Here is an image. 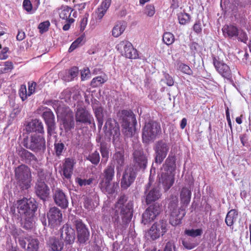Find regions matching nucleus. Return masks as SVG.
<instances>
[{
    "mask_svg": "<svg viewBox=\"0 0 251 251\" xmlns=\"http://www.w3.org/2000/svg\"><path fill=\"white\" fill-rule=\"evenodd\" d=\"M17 209L21 218L25 221V226L28 229L33 227L34 225V214L37 206L33 199L24 198L17 201Z\"/></svg>",
    "mask_w": 251,
    "mask_h": 251,
    "instance_id": "obj_1",
    "label": "nucleus"
},
{
    "mask_svg": "<svg viewBox=\"0 0 251 251\" xmlns=\"http://www.w3.org/2000/svg\"><path fill=\"white\" fill-rule=\"evenodd\" d=\"M176 169V157L169 155L163 165V172L159 178V182L162 183L165 190H168L174 182V174L173 172Z\"/></svg>",
    "mask_w": 251,
    "mask_h": 251,
    "instance_id": "obj_2",
    "label": "nucleus"
},
{
    "mask_svg": "<svg viewBox=\"0 0 251 251\" xmlns=\"http://www.w3.org/2000/svg\"><path fill=\"white\" fill-rule=\"evenodd\" d=\"M126 201L125 195L120 197L115 205L114 217L116 221H118L121 218L126 224L130 221L133 215L132 203L128 202L125 204Z\"/></svg>",
    "mask_w": 251,
    "mask_h": 251,
    "instance_id": "obj_3",
    "label": "nucleus"
},
{
    "mask_svg": "<svg viewBox=\"0 0 251 251\" xmlns=\"http://www.w3.org/2000/svg\"><path fill=\"white\" fill-rule=\"evenodd\" d=\"M122 124L123 132L127 136H132L135 132L136 119L133 113L127 110H122L117 114Z\"/></svg>",
    "mask_w": 251,
    "mask_h": 251,
    "instance_id": "obj_4",
    "label": "nucleus"
},
{
    "mask_svg": "<svg viewBox=\"0 0 251 251\" xmlns=\"http://www.w3.org/2000/svg\"><path fill=\"white\" fill-rule=\"evenodd\" d=\"M114 174V168L112 166H108L103 171L102 177L99 184L101 190L103 193L108 194H113L118 187L117 183L111 182Z\"/></svg>",
    "mask_w": 251,
    "mask_h": 251,
    "instance_id": "obj_5",
    "label": "nucleus"
},
{
    "mask_svg": "<svg viewBox=\"0 0 251 251\" xmlns=\"http://www.w3.org/2000/svg\"><path fill=\"white\" fill-rule=\"evenodd\" d=\"M161 132L160 125L152 120L146 122L142 129V140L145 143L153 142Z\"/></svg>",
    "mask_w": 251,
    "mask_h": 251,
    "instance_id": "obj_6",
    "label": "nucleus"
},
{
    "mask_svg": "<svg viewBox=\"0 0 251 251\" xmlns=\"http://www.w3.org/2000/svg\"><path fill=\"white\" fill-rule=\"evenodd\" d=\"M57 117L60 119L66 130L68 131L74 127L75 122L73 112L69 107L57 108Z\"/></svg>",
    "mask_w": 251,
    "mask_h": 251,
    "instance_id": "obj_7",
    "label": "nucleus"
},
{
    "mask_svg": "<svg viewBox=\"0 0 251 251\" xmlns=\"http://www.w3.org/2000/svg\"><path fill=\"white\" fill-rule=\"evenodd\" d=\"M178 202L177 198L176 196L173 197L169 205V208L171 211L170 221L173 226L180 224L185 215V212L182 209L183 207L181 206V208H178Z\"/></svg>",
    "mask_w": 251,
    "mask_h": 251,
    "instance_id": "obj_8",
    "label": "nucleus"
},
{
    "mask_svg": "<svg viewBox=\"0 0 251 251\" xmlns=\"http://www.w3.org/2000/svg\"><path fill=\"white\" fill-rule=\"evenodd\" d=\"M16 177L23 189L30 186L31 173L30 169L25 165H22L15 169Z\"/></svg>",
    "mask_w": 251,
    "mask_h": 251,
    "instance_id": "obj_9",
    "label": "nucleus"
},
{
    "mask_svg": "<svg viewBox=\"0 0 251 251\" xmlns=\"http://www.w3.org/2000/svg\"><path fill=\"white\" fill-rule=\"evenodd\" d=\"M167 221L164 220L159 221L154 223L150 228L146 234V237L148 240H155L159 238L160 235L165 234L168 229Z\"/></svg>",
    "mask_w": 251,
    "mask_h": 251,
    "instance_id": "obj_10",
    "label": "nucleus"
},
{
    "mask_svg": "<svg viewBox=\"0 0 251 251\" xmlns=\"http://www.w3.org/2000/svg\"><path fill=\"white\" fill-rule=\"evenodd\" d=\"M46 141L41 135L33 134L29 142L24 141V146L35 152L44 151L46 149Z\"/></svg>",
    "mask_w": 251,
    "mask_h": 251,
    "instance_id": "obj_11",
    "label": "nucleus"
},
{
    "mask_svg": "<svg viewBox=\"0 0 251 251\" xmlns=\"http://www.w3.org/2000/svg\"><path fill=\"white\" fill-rule=\"evenodd\" d=\"M116 48L123 56L126 58L136 59L138 56L137 50L133 48L131 43L127 40L121 41L117 45Z\"/></svg>",
    "mask_w": 251,
    "mask_h": 251,
    "instance_id": "obj_12",
    "label": "nucleus"
},
{
    "mask_svg": "<svg viewBox=\"0 0 251 251\" xmlns=\"http://www.w3.org/2000/svg\"><path fill=\"white\" fill-rule=\"evenodd\" d=\"M169 145L165 142L161 140L157 142L154 146L155 161L156 163L161 164L166 157L169 150Z\"/></svg>",
    "mask_w": 251,
    "mask_h": 251,
    "instance_id": "obj_13",
    "label": "nucleus"
},
{
    "mask_svg": "<svg viewBox=\"0 0 251 251\" xmlns=\"http://www.w3.org/2000/svg\"><path fill=\"white\" fill-rule=\"evenodd\" d=\"M104 127L105 134L113 136L114 142L118 141L120 131L119 125L115 120L111 118L108 119Z\"/></svg>",
    "mask_w": 251,
    "mask_h": 251,
    "instance_id": "obj_14",
    "label": "nucleus"
},
{
    "mask_svg": "<svg viewBox=\"0 0 251 251\" xmlns=\"http://www.w3.org/2000/svg\"><path fill=\"white\" fill-rule=\"evenodd\" d=\"M20 156L25 162L29 163L33 168L37 171L39 176H43V171L40 168V164L37 158L32 153L26 150H23L20 151Z\"/></svg>",
    "mask_w": 251,
    "mask_h": 251,
    "instance_id": "obj_15",
    "label": "nucleus"
},
{
    "mask_svg": "<svg viewBox=\"0 0 251 251\" xmlns=\"http://www.w3.org/2000/svg\"><path fill=\"white\" fill-rule=\"evenodd\" d=\"M49 225L52 227H56L60 225L62 221V213L57 207L51 208L48 213Z\"/></svg>",
    "mask_w": 251,
    "mask_h": 251,
    "instance_id": "obj_16",
    "label": "nucleus"
},
{
    "mask_svg": "<svg viewBox=\"0 0 251 251\" xmlns=\"http://www.w3.org/2000/svg\"><path fill=\"white\" fill-rule=\"evenodd\" d=\"M136 177V173L133 168L127 167L126 168L121 179V186L123 189L129 187Z\"/></svg>",
    "mask_w": 251,
    "mask_h": 251,
    "instance_id": "obj_17",
    "label": "nucleus"
},
{
    "mask_svg": "<svg viewBox=\"0 0 251 251\" xmlns=\"http://www.w3.org/2000/svg\"><path fill=\"white\" fill-rule=\"evenodd\" d=\"M213 64L218 73L224 78L230 79L231 77V71L229 67L223 61H220L214 57Z\"/></svg>",
    "mask_w": 251,
    "mask_h": 251,
    "instance_id": "obj_18",
    "label": "nucleus"
},
{
    "mask_svg": "<svg viewBox=\"0 0 251 251\" xmlns=\"http://www.w3.org/2000/svg\"><path fill=\"white\" fill-rule=\"evenodd\" d=\"M42 117L48 126V134L51 136L54 133L55 129V117L52 112L46 108L42 114Z\"/></svg>",
    "mask_w": 251,
    "mask_h": 251,
    "instance_id": "obj_19",
    "label": "nucleus"
},
{
    "mask_svg": "<svg viewBox=\"0 0 251 251\" xmlns=\"http://www.w3.org/2000/svg\"><path fill=\"white\" fill-rule=\"evenodd\" d=\"M133 161L137 169H145L146 168L147 158L142 151L135 150L133 153Z\"/></svg>",
    "mask_w": 251,
    "mask_h": 251,
    "instance_id": "obj_20",
    "label": "nucleus"
},
{
    "mask_svg": "<svg viewBox=\"0 0 251 251\" xmlns=\"http://www.w3.org/2000/svg\"><path fill=\"white\" fill-rule=\"evenodd\" d=\"M75 121L76 123L90 124L92 117L84 107L79 106L76 108L75 112Z\"/></svg>",
    "mask_w": 251,
    "mask_h": 251,
    "instance_id": "obj_21",
    "label": "nucleus"
},
{
    "mask_svg": "<svg viewBox=\"0 0 251 251\" xmlns=\"http://www.w3.org/2000/svg\"><path fill=\"white\" fill-rule=\"evenodd\" d=\"M161 208L160 206L156 205L150 206L142 215V222L146 224L153 221L156 217L160 213Z\"/></svg>",
    "mask_w": 251,
    "mask_h": 251,
    "instance_id": "obj_22",
    "label": "nucleus"
},
{
    "mask_svg": "<svg viewBox=\"0 0 251 251\" xmlns=\"http://www.w3.org/2000/svg\"><path fill=\"white\" fill-rule=\"evenodd\" d=\"M76 230L77 232V237L79 242L81 243H84L89 239V232L84 224L80 220H76L75 222Z\"/></svg>",
    "mask_w": 251,
    "mask_h": 251,
    "instance_id": "obj_23",
    "label": "nucleus"
},
{
    "mask_svg": "<svg viewBox=\"0 0 251 251\" xmlns=\"http://www.w3.org/2000/svg\"><path fill=\"white\" fill-rule=\"evenodd\" d=\"M53 198L56 204L63 209L66 208L68 206V201L63 191L56 188L53 190Z\"/></svg>",
    "mask_w": 251,
    "mask_h": 251,
    "instance_id": "obj_24",
    "label": "nucleus"
},
{
    "mask_svg": "<svg viewBox=\"0 0 251 251\" xmlns=\"http://www.w3.org/2000/svg\"><path fill=\"white\" fill-rule=\"evenodd\" d=\"M75 232L74 229L68 224L63 226L61 231V237L67 244H71L75 239Z\"/></svg>",
    "mask_w": 251,
    "mask_h": 251,
    "instance_id": "obj_25",
    "label": "nucleus"
},
{
    "mask_svg": "<svg viewBox=\"0 0 251 251\" xmlns=\"http://www.w3.org/2000/svg\"><path fill=\"white\" fill-rule=\"evenodd\" d=\"M35 193L42 200H45L50 194V189L45 182L38 180L35 186Z\"/></svg>",
    "mask_w": 251,
    "mask_h": 251,
    "instance_id": "obj_26",
    "label": "nucleus"
},
{
    "mask_svg": "<svg viewBox=\"0 0 251 251\" xmlns=\"http://www.w3.org/2000/svg\"><path fill=\"white\" fill-rule=\"evenodd\" d=\"M75 161L74 159L68 158H66L63 164L62 168V175L67 179H69L73 173Z\"/></svg>",
    "mask_w": 251,
    "mask_h": 251,
    "instance_id": "obj_27",
    "label": "nucleus"
},
{
    "mask_svg": "<svg viewBox=\"0 0 251 251\" xmlns=\"http://www.w3.org/2000/svg\"><path fill=\"white\" fill-rule=\"evenodd\" d=\"M111 3V0H102L96 11L97 20H101L102 19L109 8Z\"/></svg>",
    "mask_w": 251,
    "mask_h": 251,
    "instance_id": "obj_28",
    "label": "nucleus"
},
{
    "mask_svg": "<svg viewBox=\"0 0 251 251\" xmlns=\"http://www.w3.org/2000/svg\"><path fill=\"white\" fill-rule=\"evenodd\" d=\"M113 160L116 164L117 176H120L125 162L123 151L116 152L113 156Z\"/></svg>",
    "mask_w": 251,
    "mask_h": 251,
    "instance_id": "obj_29",
    "label": "nucleus"
},
{
    "mask_svg": "<svg viewBox=\"0 0 251 251\" xmlns=\"http://www.w3.org/2000/svg\"><path fill=\"white\" fill-rule=\"evenodd\" d=\"M191 198V188L190 186L183 187L180 192V198L181 203L186 206L190 202Z\"/></svg>",
    "mask_w": 251,
    "mask_h": 251,
    "instance_id": "obj_30",
    "label": "nucleus"
},
{
    "mask_svg": "<svg viewBox=\"0 0 251 251\" xmlns=\"http://www.w3.org/2000/svg\"><path fill=\"white\" fill-rule=\"evenodd\" d=\"M223 35L230 38L236 37L238 35V29L233 25H225L222 28Z\"/></svg>",
    "mask_w": 251,
    "mask_h": 251,
    "instance_id": "obj_31",
    "label": "nucleus"
},
{
    "mask_svg": "<svg viewBox=\"0 0 251 251\" xmlns=\"http://www.w3.org/2000/svg\"><path fill=\"white\" fill-rule=\"evenodd\" d=\"M161 194L158 187L151 188L146 195V202L149 204L158 200Z\"/></svg>",
    "mask_w": 251,
    "mask_h": 251,
    "instance_id": "obj_32",
    "label": "nucleus"
},
{
    "mask_svg": "<svg viewBox=\"0 0 251 251\" xmlns=\"http://www.w3.org/2000/svg\"><path fill=\"white\" fill-rule=\"evenodd\" d=\"M27 129L30 132H44V127L41 122L35 119L28 124Z\"/></svg>",
    "mask_w": 251,
    "mask_h": 251,
    "instance_id": "obj_33",
    "label": "nucleus"
},
{
    "mask_svg": "<svg viewBox=\"0 0 251 251\" xmlns=\"http://www.w3.org/2000/svg\"><path fill=\"white\" fill-rule=\"evenodd\" d=\"M73 9L68 6H62L59 11L60 18L66 20L69 23H73L75 20L73 18H70Z\"/></svg>",
    "mask_w": 251,
    "mask_h": 251,
    "instance_id": "obj_34",
    "label": "nucleus"
},
{
    "mask_svg": "<svg viewBox=\"0 0 251 251\" xmlns=\"http://www.w3.org/2000/svg\"><path fill=\"white\" fill-rule=\"evenodd\" d=\"M93 108L94 111L95 116L98 122V127L99 128H101L103 125V119L104 117L102 108L100 106H99L97 103L93 104Z\"/></svg>",
    "mask_w": 251,
    "mask_h": 251,
    "instance_id": "obj_35",
    "label": "nucleus"
},
{
    "mask_svg": "<svg viewBox=\"0 0 251 251\" xmlns=\"http://www.w3.org/2000/svg\"><path fill=\"white\" fill-rule=\"evenodd\" d=\"M126 27V24L124 22H118L114 26L112 30V35L114 37H118L124 32Z\"/></svg>",
    "mask_w": 251,
    "mask_h": 251,
    "instance_id": "obj_36",
    "label": "nucleus"
},
{
    "mask_svg": "<svg viewBox=\"0 0 251 251\" xmlns=\"http://www.w3.org/2000/svg\"><path fill=\"white\" fill-rule=\"evenodd\" d=\"M48 244L52 251H61L64 245L62 241L54 238L50 239Z\"/></svg>",
    "mask_w": 251,
    "mask_h": 251,
    "instance_id": "obj_37",
    "label": "nucleus"
},
{
    "mask_svg": "<svg viewBox=\"0 0 251 251\" xmlns=\"http://www.w3.org/2000/svg\"><path fill=\"white\" fill-rule=\"evenodd\" d=\"M238 216L237 212L234 210L232 209L229 211L226 216L225 222L228 226H231L236 221Z\"/></svg>",
    "mask_w": 251,
    "mask_h": 251,
    "instance_id": "obj_38",
    "label": "nucleus"
},
{
    "mask_svg": "<svg viewBox=\"0 0 251 251\" xmlns=\"http://www.w3.org/2000/svg\"><path fill=\"white\" fill-rule=\"evenodd\" d=\"M28 242L27 249L29 251H37L39 242L37 239L30 237L27 240Z\"/></svg>",
    "mask_w": 251,
    "mask_h": 251,
    "instance_id": "obj_39",
    "label": "nucleus"
},
{
    "mask_svg": "<svg viewBox=\"0 0 251 251\" xmlns=\"http://www.w3.org/2000/svg\"><path fill=\"white\" fill-rule=\"evenodd\" d=\"M177 16L179 23L180 25H186L190 21V15L185 12H180L177 14Z\"/></svg>",
    "mask_w": 251,
    "mask_h": 251,
    "instance_id": "obj_40",
    "label": "nucleus"
},
{
    "mask_svg": "<svg viewBox=\"0 0 251 251\" xmlns=\"http://www.w3.org/2000/svg\"><path fill=\"white\" fill-rule=\"evenodd\" d=\"M100 151L102 156L101 162L106 163L108 159L109 152L105 145L101 142L100 143Z\"/></svg>",
    "mask_w": 251,
    "mask_h": 251,
    "instance_id": "obj_41",
    "label": "nucleus"
},
{
    "mask_svg": "<svg viewBox=\"0 0 251 251\" xmlns=\"http://www.w3.org/2000/svg\"><path fill=\"white\" fill-rule=\"evenodd\" d=\"M107 81L105 77L98 76L93 78L91 82V85L93 87H97L101 86Z\"/></svg>",
    "mask_w": 251,
    "mask_h": 251,
    "instance_id": "obj_42",
    "label": "nucleus"
},
{
    "mask_svg": "<svg viewBox=\"0 0 251 251\" xmlns=\"http://www.w3.org/2000/svg\"><path fill=\"white\" fill-rule=\"evenodd\" d=\"M84 37L83 35H81L74 41L69 49V51L72 52L77 47L81 46L83 44Z\"/></svg>",
    "mask_w": 251,
    "mask_h": 251,
    "instance_id": "obj_43",
    "label": "nucleus"
},
{
    "mask_svg": "<svg viewBox=\"0 0 251 251\" xmlns=\"http://www.w3.org/2000/svg\"><path fill=\"white\" fill-rule=\"evenodd\" d=\"M91 162L94 164H98L100 160V156L98 151H96L94 152L90 153L87 157Z\"/></svg>",
    "mask_w": 251,
    "mask_h": 251,
    "instance_id": "obj_44",
    "label": "nucleus"
},
{
    "mask_svg": "<svg viewBox=\"0 0 251 251\" xmlns=\"http://www.w3.org/2000/svg\"><path fill=\"white\" fill-rule=\"evenodd\" d=\"M202 233V230L201 229H186L185 230V234L189 236L195 238L201 236Z\"/></svg>",
    "mask_w": 251,
    "mask_h": 251,
    "instance_id": "obj_45",
    "label": "nucleus"
},
{
    "mask_svg": "<svg viewBox=\"0 0 251 251\" xmlns=\"http://www.w3.org/2000/svg\"><path fill=\"white\" fill-rule=\"evenodd\" d=\"M163 40L165 44L170 45L175 41L174 35L171 32H165L163 36Z\"/></svg>",
    "mask_w": 251,
    "mask_h": 251,
    "instance_id": "obj_46",
    "label": "nucleus"
},
{
    "mask_svg": "<svg viewBox=\"0 0 251 251\" xmlns=\"http://www.w3.org/2000/svg\"><path fill=\"white\" fill-rule=\"evenodd\" d=\"M50 25V22L48 20L40 23L38 26L40 33L43 34L48 31Z\"/></svg>",
    "mask_w": 251,
    "mask_h": 251,
    "instance_id": "obj_47",
    "label": "nucleus"
},
{
    "mask_svg": "<svg viewBox=\"0 0 251 251\" xmlns=\"http://www.w3.org/2000/svg\"><path fill=\"white\" fill-rule=\"evenodd\" d=\"M183 246L188 250H191L198 245L197 242L194 240H185L182 241Z\"/></svg>",
    "mask_w": 251,
    "mask_h": 251,
    "instance_id": "obj_48",
    "label": "nucleus"
},
{
    "mask_svg": "<svg viewBox=\"0 0 251 251\" xmlns=\"http://www.w3.org/2000/svg\"><path fill=\"white\" fill-rule=\"evenodd\" d=\"M177 68L179 70H180L182 73L191 75L192 74V71L190 69V68L187 65L183 64V63H179L177 65Z\"/></svg>",
    "mask_w": 251,
    "mask_h": 251,
    "instance_id": "obj_49",
    "label": "nucleus"
},
{
    "mask_svg": "<svg viewBox=\"0 0 251 251\" xmlns=\"http://www.w3.org/2000/svg\"><path fill=\"white\" fill-rule=\"evenodd\" d=\"M144 13L149 17H152L155 14V8L152 4H148L146 5Z\"/></svg>",
    "mask_w": 251,
    "mask_h": 251,
    "instance_id": "obj_50",
    "label": "nucleus"
},
{
    "mask_svg": "<svg viewBox=\"0 0 251 251\" xmlns=\"http://www.w3.org/2000/svg\"><path fill=\"white\" fill-rule=\"evenodd\" d=\"M64 145L62 143L58 142L54 144V150L56 155L58 156L61 155L64 150Z\"/></svg>",
    "mask_w": 251,
    "mask_h": 251,
    "instance_id": "obj_51",
    "label": "nucleus"
},
{
    "mask_svg": "<svg viewBox=\"0 0 251 251\" xmlns=\"http://www.w3.org/2000/svg\"><path fill=\"white\" fill-rule=\"evenodd\" d=\"M78 73V69L76 67L72 68L68 72L69 76L68 78H64L65 81H71L77 76Z\"/></svg>",
    "mask_w": 251,
    "mask_h": 251,
    "instance_id": "obj_52",
    "label": "nucleus"
},
{
    "mask_svg": "<svg viewBox=\"0 0 251 251\" xmlns=\"http://www.w3.org/2000/svg\"><path fill=\"white\" fill-rule=\"evenodd\" d=\"M19 95L23 101L28 97V92H27L25 85H21L19 90Z\"/></svg>",
    "mask_w": 251,
    "mask_h": 251,
    "instance_id": "obj_53",
    "label": "nucleus"
},
{
    "mask_svg": "<svg viewBox=\"0 0 251 251\" xmlns=\"http://www.w3.org/2000/svg\"><path fill=\"white\" fill-rule=\"evenodd\" d=\"M83 205L84 207L88 210L92 209L95 206V204L92 202L91 199L87 197L84 199Z\"/></svg>",
    "mask_w": 251,
    "mask_h": 251,
    "instance_id": "obj_54",
    "label": "nucleus"
},
{
    "mask_svg": "<svg viewBox=\"0 0 251 251\" xmlns=\"http://www.w3.org/2000/svg\"><path fill=\"white\" fill-rule=\"evenodd\" d=\"M91 76L90 72L88 68L84 69L81 72V78L82 80H85Z\"/></svg>",
    "mask_w": 251,
    "mask_h": 251,
    "instance_id": "obj_55",
    "label": "nucleus"
},
{
    "mask_svg": "<svg viewBox=\"0 0 251 251\" xmlns=\"http://www.w3.org/2000/svg\"><path fill=\"white\" fill-rule=\"evenodd\" d=\"M23 6L24 9L28 12H30L32 10V5L29 0H24Z\"/></svg>",
    "mask_w": 251,
    "mask_h": 251,
    "instance_id": "obj_56",
    "label": "nucleus"
},
{
    "mask_svg": "<svg viewBox=\"0 0 251 251\" xmlns=\"http://www.w3.org/2000/svg\"><path fill=\"white\" fill-rule=\"evenodd\" d=\"M238 40L246 43L248 40L247 35L245 32L243 30H238V35L237 36Z\"/></svg>",
    "mask_w": 251,
    "mask_h": 251,
    "instance_id": "obj_57",
    "label": "nucleus"
},
{
    "mask_svg": "<svg viewBox=\"0 0 251 251\" xmlns=\"http://www.w3.org/2000/svg\"><path fill=\"white\" fill-rule=\"evenodd\" d=\"M8 51V48L5 47L1 50L0 52V59L4 60L6 59L8 57L7 52Z\"/></svg>",
    "mask_w": 251,
    "mask_h": 251,
    "instance_id": "obj_58",
    "label": "nucleus"
},
{
    "mask_svg": "<svg viewBox=\"0 0 251 251\" xmlns=\"http://www.w3.org/2000/svg\"><path fill=\"white\" fill-rule=\"evenodd\" d=\"M193 30L198 34L201 32L202 28L201 27V25L200 21L196 22L193 26Z\"/></svg>",
    "mask_w": 251,
    "mask_h": 251,
    "instance_id": "obj_59",
    "label": "nucleus"
},
{
    "mask_svg": "<svg viewBox=\"0 0 251 251\" xmlns=\"http://www.w3.org/2000/svg\"><path fill=\"white\" fill-rule=\"evenodd\" d=\"M88 20L86 17H83L80 21V31H83L85 29V27L87 25Z\"/></svg>",
    "mask_w": 251,
    "mask_h": 251,
    "instance_id": "obj_60",
    "label": "nucleus"
},
{
    "mask_svg": "<svg viewBox=\"0 0 251 251\" xmlns=\"http://www.w3.org/2000/svg\"><path fill=\"white\" fill-rule=\"evenodd\" d=\"M164 251H175V247L172 242L167 243Z\"/></svg>",
    "mask_w": 251,
    "mask_h": 251,
    "instance_id": "obj_61",
    "label": "nucleus"
},
{
    "mask_svg": "<svg viewBox=\"0 0 251 251\" xmlns=\"http://www.w3.org/2000/svg\"><path fill=\"white\" fill-rule=\"evenodd\" d=\"M36 84L35 82H32L29 84L28 90V96H30L35 92V86Z\"/></svg>",
    "mask_w": 251,
    "mask_h": 251,
    "instance_id": "obj_62",
    "label": "nucleus"
},
{
    "mask_svg": "<svg viewBox=\"0 0 251 251\" xmlns=\"http://www.w3.org/2000/svg\"><path fill=\"white\" fill-rule=\"evenodd\" d=\"M166 83L168 86H171L174 85V81L173 78L168 74L165 75Z\"/></svg>",
    "mask_w": 251,
    "mask_h": 251,
    "instance_id": "obj_63",
    "label": "nucleus"
},
{
    "mask_svg": "<svg viewBox=\"0 0 251 251\" xmlns=\"http://www.w3.org/2000/svg\"><path fill=\"white\" fill-rule=\"evenodd\" d=\"M25 34L24 31L22 30H19L18 33L17 35V39L18 41H22L25 39Z\"/></svg>",
    "mask_w": 251,
    "mask_h": 251,
    "instance_id": "obj_64",
    "label": "nucleus"
}]
</instances>
